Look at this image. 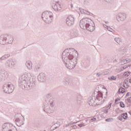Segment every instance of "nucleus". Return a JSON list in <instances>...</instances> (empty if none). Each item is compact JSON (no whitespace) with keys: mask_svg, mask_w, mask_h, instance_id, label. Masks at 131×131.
<instances>
[{"mask_svg":"<svg viewBox=\"0 0 131 131\" xmlns=\"http://www.w3.org/2000/svg\"><path fill=\"white\" fill-rule=\"evenodd\" d=\"M44 131H46V130H44Z\"/></svg>","mask_w":131,"mask_h":131,"instance_id":"obj_25","label":"nucleus"},{"mask_svg":"<svg viewBox=\"0 0 131 131\" xmlns=\"http://www.w3.org/2000/svg\"><path fill=\"white\" fill-rule=\"evenodd\" d=\"M53 8L55 11H61L62 9L61 5L59 3H56L55 5H53Z\"/></svg>","mask_w":131,"mask_h":131,"instance_id":"obj_6","label":"nucleus"},{"mask_svg":"<svg viewBox=\"0 0 131 131\" xmlns=\"http://www.w3.org/2000/svg\"><path fill=\"white\" fill-rule=\"evenodd\" d=\"M80 26L81 28L83 29L85 27L87 30H89V31L91 32L95 30V27L94 26L90 25L89 21L85 18H83L80 20Z\"/></svg>","mask_w":131,"mask_h":131,"instance_id":"obj_1","label":"nucleus"},{"mask_svg":"<svg viewBox=\"0 0 131 131\" xmlns=\"http://www.w3.org/2000/svg\"><path fill=\"white\" fill-rule=\"evenodd\" d=\"M104 113H108V110H103Z\"/></svg>","mask_w":131,"mask_h":131,"instance_id":"obj_21","label":"nucleus"},{"mask_svg":"<svg viewBox=\"0 0 131 131\" xmlns=\"http://www.w3.org/2000/svg\"><path fill=\"white\" fill-rule=\"evenodd\" d=\"M98 96L97 97V100H99V99H100L99 97H100L101 100L103 99V94H102L101 92H98Z\"/></svg>","mask_w":131,"mask_h":131,"instance_id":"obj_8","label":"nucleus"},{"mask_svg":"<svg viewBox=\"0 0 131 131\" xmlns=\"http://www.w3.org/2000/svg\"><path fill=\"white\" fill-rule=\"evenodd\" d=\"M26 65L29 69H31V68H32V63H31V62L28 61L26 63Z\"/></svg>","mask_w":131,"mask_h":131,"instance_id":"obj_9","label":"nucleus"},{"mask_svg":"<svg viewBox=\"0 0 131 131\" xmlns=\"http://www.w3.org/2000/svg\"><path fill=\"white\" fill-rule=\"evenodd\" d=\"M130 62V59L129 58H127L126 59L123 60L121 61L122 64H126V63H129Z\"/></svg>","mask_w":131,"mask_h":131,"instance_id":"obj_7","label":"nucleus"},{"mask_svg":"<svg viewBox=\"0 0 131 131\" xmlns=\"http://www.w3.org/2000/svg\"><path fill=\"white\" fill-rule=\"evenodd\" d=\"M42 19L46 23H51L54 19L53 13L50 11H45L42 14Z\"/></svg>","mask_w":131,"mask_h":131,"instance_id":"obj_2","label":"nucleus"},{"mask_svg":"<svg viewBox=\"0 0 131 131\" xmlns=\"http://www.w3.org/2000/svg\"><path fill=\"white\" fill-rule=\"evenodd\" d=\"M66 62H66V67L68 69H73V68L75 66V63H74L72 60L67 61Z\"/></svg>","mask_w":131,"mask_h":131,"instance_id":"obj_5","label":"nucleus"},{"mask_svg":"<svg viewBox=\"0 0 131 131\" xmlns=\"http://www.w3.org/2000/svg\"><path fill=\"white\" fill-rule=\"evenodd\" d=\"M129 74H130V72H125L123 74V77H127V76H129Z\"/></svg>","mask_w":131,"mask_h":131,"instance_id":"obj_10","label":"nucleus"},{"mask_svg":"<svg viewBox=\"0 0 131 131\" xmlns=\"http://www.w3.org/2000/svg\"><path fill=\"white\" fill-rule=\"evenodd\" d=\"M92 120H94V121H96V118H93V119H92Z\"/></svg>","mask_w":131,"mask_h":131,"instance_id":"obj_22","label":"nucleus"},{"mask_svg":"<svg viewBox=\"0 0 131 131\" xmlns=\"http://www.w3.org/2000/svg\"><path fill=\"white\" fill-rule=\"evenodd\" d=\"M127 101L128 102V103H131V97L127 98Z\"/></svg>","mask_w":131,"mask_h":131,"instance_id":"obj_17","label":"nucleus"},{"mask_svg":"<svg viewBox=\"0 0 131 131\" xmlns=\"http://www.w3.org/2000/svg\"><path fill=\"white\" fill-rule=\"evenodd\" d=\"M129 96H131V93L130 92H128L125 95V97H129Z\"/></svg>","mask_w":131,"mask_h":131,"instance_id":"obj_14","label":"nucleus"},{"mask_svg":"<svg viewBox=\"0 0 131 131\" xmlns=\"http://www.w3.org/2000/svg\"><path fill=\"white\" fill-rule=\"evenodd\" d=\"M62 60L64 62H67V61H71L73 59V54L72 53H66L63 52L62 53Z\"/></svg>","mask_w":131,"mask_h":131,"instance_id":"obj_3","label":"nucleus"},{"mask_svg":"<svg viewBox=\"0 0 131 131\" xmlns=\"http://www.w3.org/2000/svg\"><path fill=\"white\" fill-rule=\"evenodd\" d=\"M119 120H122V118H119Z\"/></svg>","mask_w":131,"mask_h":131,"instance_id":"obj_24","label":"nucleus"},{"mask_svg":"<svg viewBox=\"0 0 131 131\" xmlns=\"http://www.w3.org/2000/svg\"><path fill=\"white\" fill-rule=\"evenodd\" d=\"M120 106L122 108H124L125 107V104H124V103L123 102H120Z\"/></svg>","mask_w":131,"mask_h":131,"instance_id":"obj_13","label":"nucleus"},{"mask_svg":"<svg viewBox=\"0 0 131 131\" xmlns=\"http://www.w3.org/2000/svg\"><path fill=\"white\" fill-rule=\"evenodd\" d=\"M110 120H111L110 119H106V120H105L106 121H109Z\"/></svg>","mask_w":131,"mask_h":131,"instance_id":"obj_23","label":"nucleus"},{"mask_svg":"<svg viewBox=\"0 0 131 131\" xmlns=\"http://www.w3.org/2000/svg\"><path fill=\"white\" fill-rule=\"evenodd\" d=\"M119 101H120V98H117L115 101L116 104H118Z\"/></svg>","mask_w":131,"mask_h":131,"instance_id":"obj_15","label":"nucleus"},{"mask_svg":"<svg viewBox=\"0 0 131 131\" xmlns=\"http://www.w3.org/2000/svg\"><path fill=\"white\" fill-rule=\"evenodd\" d=\"M78 126H79L80 127H82V126H84V124H79L78 125Z\"/></svg>","mask_w":131,"mask_h":131,"instance_id":"obj_19","label":"nucleus"},{"mask_svg":"<svg viewBox=\"0 0 131 131\" xmlns=\"http://www.w3.org/2000/svg\"><path fill=\"white\" fill-rule=\"evenodd\" d=\"M67 24L69 26H71L73 24H74V17L72 15H70L67 18Z\"/></svg>","mask_w":131,"mask_h":131,"instance_id":"obj_4","label":"nucleus"},{"mask_svg":"<svg viewBox=\"0 0 131 131\" xmlns=\"http://www.w3.org/2000/svg\"><path fill=\"white\" fill-rule=\"evenodd\" d=\"M121 117L124 118V119H126L127 118V113H123L121 115Z\"/></svg>","mask_w":131,"mask_h":131,"instance_id":"obj_12","label":"nucleus"},{"mask_svg":"<svg viewBox=\"0 0 131 131\" xmlns=\"http://www.w3.org/2000/svg\"><path fill=\"white\" fill-rule=\"evenodd\" d=\"M124 88H127L128 86L127 85V84H126V82L125 83V84H123Z\"/></svg>","mask_w":131,"mask_h":131,"instance_id":"obj_16","label":"nucleus"},{"mask_svg":"<svg viewBox=\"0 0 131 131\" xmlns=\"http://www.w3.org/2000/svg\"><path fill=\"white\" fill-rule=\"evenodd\" d=\"M125 92V89H124L123 88H120L119 89V93H120V94H123V93H124Z\"/></svg>","mask_w":131,"mask_h":131,"instance_id":"obj_11","label":"nucleus"},{"mask_svg":"<svg viewBox=\"0 0 131 131\" xmlns=\"http://www.w3.org/2000/svg\"><path fill=\"white\" fill-rule=\"evenodd\" d=\"M111 108V104H110L108 106H107L106 109L108 110Z\"/></svg>","mask_w":131,"mask_h":131,"instance_id":"obj_18","label":"nucleus"},{"mask_svg":"<svg viewBox=\"0 0 131 131\" xmlns=\"http://www.w3.org/2000/svg\"><path fill=\"white\" fill-rule=\"evenodd\" d=\"M112 79L113 80H115V79H116V77L112 76Z\"/></svg>","mask_w":131,"mask_h":131,"instance_id":"obj_20","label":"nucleus"}]
</instances>
